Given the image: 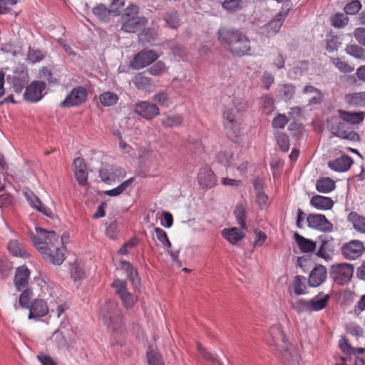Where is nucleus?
Masks as SVG:
<instances>
[{
  "label": "nucleus",
  "mask_w": 365,
  "mask_h": 365,
  "mask_svg": "<svg viewBox=\"0 0 365 365\" xmlns=\"http://www.w3.org/2000/svg\"><path fill=\"white\" fill-rule=\"evenodd\" d=\"M120 299L126 308H131L137 301V297L129 292L121 295Z\"/></svg>",
  "instance_id": "nucleus-60"
},
{
  "label": "nucleus",
  "mask_w": 365,
  "mask_h": 365,
  "mask_svg": "<svg viewBox=\"0 0 365 365\" xmlns=\"http://www.w3.org/2000/svg\"><path fill=\"white\" fill-rule=\"evenodd\" d=\"M50 340L58 349H66L74 343L75 334L71 329L60 328L53 333Z\"/></svg>",
  "instance_id": "nucleus-9"
},
{
  "label": "nucleus",
  "mask_w": 365,
  "mask_h": 365,
  "mask_svg": "<svg viewBox=\"0 0 365 365\" xmlns=\"http://www.w3.org/2000/svg\"><path fill=\"white\" fill-rule=\"evenodd\" d=\"M112 287L115 289V292L117 294H118L120 298L121 297V295L125 294L128 292L126 288V283L123 280H114L112 283Z\"/></svg>",
  "instance_id": "nucleus-56"
},
{
  "label": "nucleus",
  "mask_w": 365,
  "mask_h": 365,
  "mask_svg": "<svg viewBox=\"0 0 365 365\" xmlns=\"http://www.w3.org/2000/svg\"><path fill=\"white\" fill-rule=\"evenodd\" d=\"M158 58V53L153 50H143L137 53L130 61V66L133 69L143 68Z\"/></svg>",
  "instance_id": "nucleus-10"
},
{
  "label": "nucleus",
  "mask_w": 365,
  "mask_h": 365,
  "mask_svg": "<svg viewBox=\"0 0 365 365\" xmlns=\"http://www.w3.org/2000/svg\"><path fill=\"white\" fill-rule=\"evenodd\" d=\"M331 62L340 72L351 73L354 70V68L352 66L348 64L346 61H344L339 58H331Z\"/></svg>",
  "instance_id": "nucleus-50"
},
{
  "label": "nucleus",
  "mask_w": 365,
  "mask_h": 365,
  "mask_svg": "<svg viewBox=\"0 0 365 365\" xmlns=\"http://www.w3.org/2000/svg\"><path fill=\"white\" fill-rule=\"evenodd\" d=\"M338 113L346 123H350L352 125L360 123L365 118L364 112H349L343 110H339Z\"/></svg>",
  "instance_id": "nucleus-25"
},
{
  "label": "nucleus",
  "mask_w": 365,
  "mask_h": 365,
  "mask_svg": "<svg viewBox=\"0 0 365 365\" xmlns=\"http://www.w3.org/2000/svg\"><path fill=\"white\" fill-rule=\"evenodd\" d=\"M134 110L135 113L147 120H151L160 113L158 107L148 101H141L137 103Z\"/></svg>",
  "instance_id": "nucleus-15"
},
{
  "label": "nucleus",
  "mask_w": 365,
  "mask_h": 365,
  "mask_svg": "<svg viewBox=\"0 0 365 365\" xmlns=\"http://www.w3.org/2000/svg\"><path fill=\"white\" fill-rule=\"evenodd\" d=\"M71 277L75 280H79L83 278L84 271L81 267L80 263L75 262L71 268Z\"/></svg>",
  "instance_id": "nucleus-54"
},
{
  "label": "nucleus",
  "mask_w": 365,
  "mask_h": 365,
  "mask_svg": "<svg viewBox=\"0 0 365 365\" xmlns=\"http://www.w3.org/2000/svg\"><path fill=\"white\" fill-rule=\"evenodd\" d=\"M345 51L347 54L356 58L365 59V50L358 45H347L345 48Z\"/></svg>",
  "instance_id": "nucleus-43"
},
{
  "label": "nucleus",
  "mask_w": 365,
  "mask_h": 365,
  "mask_svg": "<svg viewBox=\"0 0 365 365\" xmlns=\"http://www.w3.org/2000/svg\"><path fill=\"white\" fill-rule=\"evenodd\" d=\"M28 309H29V319H30L43 317L49 312V308L46 303L43 300L38 299L34 300Z\"/></svg>",
  "instance_id": "nucleus-19"
},
{
  "label": "nucleus",
  "mask_w": 365,
  "mask_h": 365,
  "mask_svg": "<svg viewBox=\"0 0 365 365\" xmlns=\"http://www.w3.org/2000/svg\"><path fill=\"white\" fill-rule=\"evenodd\" d=\"M222 236L231 244L235 245L243 238L244 235L238 228L232 227L224 230Z\"/></svg>",
  "instance_id": "nucleus-33"
},
{
  "label": "nucleus",
  "mask_w": 365,
  "mask_h": 365,
  "mask_svg": "<svg viewBox=\"0 0 365 365\" xmlns=\"http://www.w3.org/2000/svg\"><path fill=\"white\" fill-rule=\"evenodd\" d=\"M200 185L206 188H211L216 184V178L214 173L208 168H202L198 174Z\"/></svg>",
  "instance_id": "nucleus-22"
},
{
  "label": "nucleus",
  "mask_w": 365,
  "mask_h": 365,
  "mask_svg": "<svg viewBox=\"0 0 365 365\" xmlns=\"http://www.w3.org/2000/svg\"><path fill=\"white\" fill-rule=\"evenodd\" d=\"M36 235L32 237V242L43 258L53 264L60 265L65 259V249L60 245L58 236L54 231H47L36 227Z\"/></svg>",
  "instance_id": "nucleus-1"
},
{
  "label": "nucleus",
  "mask_w": 365,
  "mask_h": 365,
  "mask_svg": "<svg viewBox=\"0 0 365 365\" xmlns=\"http://www.w3.org/2000/svg\"><path fill=\"white\" fill-rule=\"evenodd\" d=\"M167 70L168 67L165 66V63L161 61H158L150 66L148 69V71L150 75L158 76L166 72Z\"/></svg>",
  "instance_id": "nucleus-51"
},
{
  "label": "nucleus",
  "mask_w": 365,
  "mask_h": 365,
  "mask_svg": "<svg viewBox=\"0 0 365 365\" xmlns=\"http://www.w3.org/2000/svg\"><path fill=\"white\" fill-rule=\"evenodd\" d=\"M134 181V178H131L125 181H124L123 182H122L120 185H118L117 187L113 189V190H106L104 192V194L106 195H108V196H118L120 194H121L123 191H125L128 187Z\"/></svg>",
  "instance_id": "nucleus-46"
},
{
  "label": "nucleus",
  "mask_w": 365,
  "mask_h": 365,
  "mask_svg": "<svg viewBox=\"0 0 365 365\" xmlns=\"http://www.w3.org/2000/svg\"><path fill=\"white\" fill-rule=\"evenodd\" d=\"M154 231L156 235L157 239L162 243L163 247L167 250L168 253L170 255L172 259L174 262H178L177 254L173 253L172 251L170 250V248L171 247L172 245L168 239L167 233L160 227H155Z\"/></svg>",
  "instance_id": "nucleus-27"
},
{
  "label": "nucleus",
  "mask_w": 365,
  "mask_h": 365,
  "mask_svg": "<svg viewBox=\"0 0 365 365\" xmlns=\"http://www.w3.org/2000/svg\"><path fill=\"white\" fill-rule=\"evenodd\" d=\"M330 296L323 292H319L317 296L308 300L309 312H318L326 307Z\"/></svg>",
  "instance_id": "nucleus-21"
},
{
  "label": "nucleus",
  "mask_w": 365,
  "mask_h": 365,
  "mask_svg": "<svg viewBox=\"0 0 365 365\" xmlns=\"http://www.w3.org/2000/svg\"><path fill=\"white\" fill-rule=\"evenodd\" d=\"M247 5L244 0H225L222 4V8L230 13H234L243 9Z\"/></svg>",
  "instance_id": "nucleus-35"
},
{
  "label": "nucleus",
  "mask_w": 365,
  "mask_h": 365,
  "mask_svg": "<svg viewBox=\"0 0 365 365\" xmlns=\"http://www.w3.org/2000/svg\"><path fill=\"white\" fill-rule=\"evenodd\" d=\"M234 214L235 215L238 224L241 226V228L246 229V209L242 204H239L237 205L236 208L234 210Z\"/></svg>",
  "instance_id": "nucleus-45"
},
{
  "label": "nucleus",
  "mask_w": 365,
  "mask_h": 365,
  "mask_svg": "<svg viewBox=\"0 0 365 365\" xmlns=\"http://www.w3.org/2000/svg\"><path fill=\"white\" fill-rule=\"evenodd\" d=\"M12 269L11 264L7 261H0V274L3 279L7 278Z\"/></svg>",
  "instance_id": "nucleus-61"
},
{
  "label": "nucleus",
  "mask_w": 365,
  "mask_h": 365,
  "mask_svg": "<svg viewBox=\"0 0 365 365\" xmlns=\"http://www.w3.org/2000/svg\"><path fill=\"white\" fill-rule=\"evenodd\" d=\"M133 83L139 89L142 91H150L153 83L150 78L146 76L145 73H138L133 78Z\"/></svg>",
  "instance_id": "nucleus-28"
},
{
  "label": "nucleus",
  "mask_w": 365,
  "mask_h": 365,
  "mask_svg": "<svg viewBox=\"0 0 365 365\" xmlns=\"http://www.w3.org/2000/svg\"><path fill=\"white\" fill-rule=\"evenodd\" d=\"M334 251L332 240H322V245L317 252L316 255L319 257L323 258L327 261L331 259V255Z\"/></svg>",
  "instance_id": "nucleus-29"
},
{
  "label": "nucleus",
  "mask_w": 365,
  "mask_h": 365,
  "mask_svg": "<svg viewBox=\"0 0 365 365\" xmlns=\"http://www.w3.org/2000/svg\"><path fill=\"white\" fill-rule=\"evenodd\" d=\"M295 241L297 242L300 250L303 253L312 252L315 250L317 247L316 242L305 238L301 236L299 233L296 232L294 235Z\"/></svg>",
  "instance_id": "nucleus-26"
},
{
  "label": "nucleus",
  "mask_w": 365,
  "mask_h": 365,
  "mask_svg": "<svg viewBox=\"0 0 365 365\" xmlns=\"http://www.w3.org/2000/svg\"><path fill=\"white\" fill-rule=\"evenodd\" d=\"M353 160L347 155H343L334 160L329 161L328 165L330 168L338 172H345L349 169Z\"/></svg>",
  "instance_id": "nucleus-23"
},
{
  "label": "nucleus",
  "mask_w": 365,
  "mask_h": 365,
  "mask_svg": "<svg viewBox=\"0 0 365 365\" xmlns=\"http://www.w3.org/2000/svg\"><path fill=\"white\" fill-rule=\"evenodd\" d=\"M121 264L123 268L125 269L127 272L128 278L135 284L139 283L140 279L138 277V274L133 265L127 261H122Z\"/></svg>",
  "instance_id": "nucleus-44"
},
{
  "label": "nucleus",
  "mask_w": 365,
  "mask_h": 365,
  "mask_svg": "<svg viewBox=\"0 0 365 365\" xmlns=\"http://www.w3.org/2000/svg\"><path fill=\"white\" fill-rule=\"evenodd\" d=\"M93 13L101 20L106 21L108 19L110 15L113 14V10L110 8L108 9L103 4H99L93 8Z\"/></svg>",
  "instance_id": "nucleus-41"
},
{
  "label": "nucleus",
  "mask_w": 365,
  "mask_h": 365,
  "mask_svg": "<svg viewBox=\"0 0 365 365\" xmlns=\"http://www.w3.org/2000/svg\"><path fill=\"white\" fill-rule=\"evenodd\" d=\"M27 58L29 61L34 63L42 60L43 54L38 50H34L29 48Z\"/></svg>",
  "instance_id": "nucleus-62"
},
{
  "label": "nucleus",
  "mask_w": 365,
  "mask_h": 365,
  "mask_svg": "<svg viewBox=\"0 0 365 365\" xmlns=\"http://www.w3.org/2000/svg\"><path fill=\"white\" fill-rule=\"evenodd\" d=\"M354 266L349 263H339L330 267L329 274L331 279L338 284H347L354 274Z\"/></svg>",
  "instance_id": "nucleus-8"
},
{
  "label": "nucleus",
  "mask_w": 365,
  "mask_h": 365,
  "mask_svg": "<svg viewBox=\"0 0 365 365\" xmlns=\"http://www.w3.org/2000/svg\"><path fill=\"white\" fill-rule=\"evenodd\" d=\"M305 277L297 275L293 282L294 292L297 295L303 294L305 293L307 287L305 285Z\"/></svg>",
  "instance_id": "nucleus-47"
},
{
  "label": "nucleus",
  "mask_w": 365,
  "mask_h": 365,
  "mask_svg": "<svg viewBox=\"0 0 365 365\" xmlns=\"http://www.w3.org/2000/svg\"><path fill=\"white\" fill-rule=\"evenodd\" d=\"M354 36L360 44L365 46V28H356L354 30Z\"/></svg>",
  "instance_id": "nucleus-64"
},
{
  "label": "nucleus",
  "mask_w": 365,
  "mask_h": 365,
  "mask_svg": "<svg viewBox=\"0 0 365 365\" xmlns=\"http://www.w3.org/2000/svg\"><path fill=\"white\" fill-rule=\"evenodd\" d=\"M331 22L334 27L341 28L346 25L348 19L342 14H336L332 17Z\"/></svg>",
  "instance_id": "nucleus-57"
},
{
  "label": "nucleus",
  "mask_w": 365,
  "mask_h": 365,
  "mask_svg": "<svg viewBox=\"0 0 365 365\" xmlns=\"http://www.w3.org/2000/svg\"><path fill=\"white\" fill-rule=\"evenodd\" d=\"M316 188L319 192L327 193L334 190L335 182L329 178H322L317 180Z\"/></svg>",
  "instance_id": "nucleus-34"
},
{
  "label": "nucleus",
  "mask_w": 365,
  "mask_h": 365,
  "mask_svg": "<svg viewBox=\"0 0 365 365\" xmlns=\"http://www.w3.org/2000/svg\"><path fill=\"white\" fill-rule=\"evenodd\" d=\"M161 125L165 128L179 126L182 123V118L180 115H165L160 120Z\"/></svg>",
  "instance_id": "nucleus-37"
},
{
  "label": "nucleus",
  "mask_w": 365,
  "mask_h": 365,
  "mask_svg": "<svg viewBox=\"0 0 365 365\" xmlns=\"http://www.w3.org/2000/svg\"><path fill=\"white\" fill-rule=\"evenodd\" d=\"M327 277V269L323 265H319L314 268L311 272L308 280L310 287H317L320 285Z\"/></svg>",
  "instance_id": "nucleus-20"
},
{
  "label": "nucleus",
  "mask_w": 365,
  "mask_h": 365,
  "mask_svg": "<svg viewBox=\"0 0 365 365\" xmlns=\"http://www.w3.org/2000/svg\"><path fill=\"white\" fill-rule=\"evenodd\" d=\"M361 8V2L359 0H353L344 6V11L346 14L354 15Z\"/></svg>",
  "instance_id": "nucleus-53"
},
{
  "label": "nucleus",
  "mask_w": 365,
  "mask_h": 365,
  "mask_svg": "<svg viewBox=\"0 0 365 365\" xmlns=\"http://www.w3.org/2000/svg\"><path fill=\"white\" fill-rule=\"evenodd\" d=\"M22 293L19 296V304L24 308L28 309L30 306V300L33 297V292L28 287L21 291Z\"/></svg>",
  "instance_id": "nucleus-48"
},
{
  "label": "nucleus",
  "mask_w": 365,
  "mask_h": 365,
  "mask_svg": "<svg viewBox=\"0 0 365 365\" xmlns=\"http://www.w3.org/2000/svg\"><path fill=\"white\" fill-rule=\"evenodd\" d=\"M327 128L335 136L351 141L359 140V135L356 132L351 130L350 128L339 115H333L329 118L327 119Z\"/></svg>",
  "instance_id": "nucleus-7"
},
{
  "label": "nucleus",
  "mask_w": 365,
  "mask_h": 365,
  "mask_svg": "<svg viewBox=\"0 0 365 365\" xmlns=\"http://www.w3.org/2000/svg\"><path fill=\"white\" fill-rule=\"evenodd\" d=\"M99 100L103 106H111L118 102V96L115 93L108 91L101 94Z\"/></svg>",
  "instance_id": "nucleus-42"
},
{
  "label": "nucleus",
  "mask_w": 365,
  "mask_h": 365,
  "mask_svg": "<svg viewBox=\"0 0 365 365\" xmlns=\"http://www.w3.org/2000/svg\"><path fill=\"white\" fill-rule=\"evenodd\" d=\"M279 93L284 101H289L294 96L295 87L292 84H284L280 87Z\"/></svg>",
  "instance_id": "nucleus-49"
},
{
  "label": "nucleus",
  "mask_w": 365,
  "mask_h": 365,
  "mask_svg": "<svg viewBox=\"0 0 365 365\" xmlns=\"http://www.w3.org/2000/svg\"><path fill=\"white\" fill-rule=\"evenodd\" d=\"M100 318L112 334L121 335L125 329L121 309L114 300H106L101 307Z\"/></svg>",
  "instance_id": "nucleus-4"
},
{
  "label": "nucleus",
  "mask_w": 365,
  "mask_h": 365,
  "mask_svg": "<svg viewBox=\"0 0 365 365\" xmlns=\"http://www.w3.org/2000/svg\"><path fill=\"white\" fill-rule=\"evenodd\" d=\"M255 189L257 190V202L261 209H264L268 207V197L262 190V183L259 180L255 182Z\"/></svg>",
  "instance_id": "nucleus-38"
},
{
  "label": "nucleus",
  "mask_w": 365,
  "mask_h": 365,
  "mask_svg": "<svg viewBox=\"0 0 365 365\" xmlns=\"http://www.w3.org/2000/svg\"><path fill=\"white\" fill-rule=\"evenodd\" d=\"M8 250L14 256L24 258L29 257V253L24 249L22 245L16 240H10L8 244Z\"/></svg>",
  "instance_id": "nucleus-36"
},
{
  "label": "nucleus",
  "mask_w": 365,
  "mask_h": 365,
  "mask_svg": "<svg viewBox=\"0 0 365 365\" xmlns=\"http://www.w3.org/2000/svg\"><path fill=\"white\" fill-rule=\"evenodd\" d=\"M269 334L268 344L275 348V354L284 365H300L299 355L297 349L286 341L281 326H272Z\"/></svg>",
  "instance_id": "nucleus-3"
},
{
  "label": "nucleus",
  "mask_w": 365,
  "mask_h": 365,
  "mask_svg": "<svg viewBox=\"0 0 365 365\" xmlns=\"http://www.w3.org/2000/svg\"><path fill=\"white\" fill-rule=\"evenodd\" d=\"M345 101L351 106H365V91L359 93H349L345 96Z\"/></svg>",
  "instance_id": "nucleus-32"
},
{
  "label": "nucleus",
  "mask_w": 365,
  "mask_h": 365,
  "mask_svg": "<svg viewBox=\"0 0 365 365\" xmlns=\"http://www.w3.org/2000/svg\"><path fill=\"white\" fill-rule=\"evenodd\" d=\"M73 170L76 180L81 185H86L88 180V172L84 160L77 158L73 162Z\"/></svg>",
  "instance_id": "nucleus-18"
},
{
  "label": "nucleus",
  "mask_w": 365,
  "mask_h": 365,
  "mask_svg": "<svg viewBox=\"0 0 365 365\" xmlns=\"http://www.w3.org/2000/svg\"><path fill=\"white\" fill-rule=\"evenodd\" d=\"M46 88V83L41 81H34L26 87L24 98L30 102H37L42 98V91Z\"/></svg>",
  "instance_id": "nucleus-16"
},
{
  "label": "nucleus",
  "mask_w": 365,
  "mask_h": 365,
  "mask_svg": "<svg viewBox=\"0 0 365 365\" xmlns=\"http://www.w3.org/2000/svg\"><path fill=\"white\" fill-rule=\"evenodd\" d=\"M247 108L246 101H242L238 106L227 108L224 110V124L230 138L237 136L240 133L241 112L245 111Z\"/></svg>",
  "instance_id": "nucleus-6"
},
{
  "label": "nucleus",
  "mask_w": 365,
  "mask_h": 365,
  "mask_svg": "<svg viewBox=\"0 0 365 365\" xmlns=\"http://www.w3.org/2000/svg\"><path fill=\"white\" fill-rule=\"evenodd\" d=\"M217 35L221 46L232 56L242 57L252 55L250 40L241 30L220 28Z\"/></svg>",
  "instance_id": "nucleus-2"
},
{
  "label": "nucleus",
  "mask_w": 365,
  "mask_h": 365,
  "mask_svg": "<svg viewBox=\"0 0 365 365\" xmlns=\"http://www.w3.org/2000/svg\"><path fill=\"white\" fill-rule=\"evenodd\" d=\"M288 123V118L284 114H279L272 120V125L275 128H284Z\"/></svg>",
  "instance_id": "nucleus-59"
},
{
  "label": "nucleus",
  "mask_w": 365,
  "mask_h": 365,
  "mask_svg": "<svg viewBox=\"0 0 365 365\" xmlns=\"http://www.w3.org/2000/svg\"><path fill=\"white\" fill-rule=\"evenodd\" d=\"M292 308L298 313L309 312L308 301L299 299L292 304Z\"/></svg>",
  "instance_id": "nucleus-58"
},
{
  "label": "nucleus",
  "mask_w": 365,
  "mask_h": 365,
  "mask_svg": "<svg viewBox=\"0 0 365 365\" xmlns=\"http://www.w3.org/2000/svg\"><path fill=\"white\" fill-rule=\"evenodd\" d=\"M354 228L361 233H365V217L355 212H351L347 217Z\"/></svg>",
  "instance_id": "nucleus-30"
},
{
  "label": "nucleus",
  "mask_w": 365,
  "mask_h": 365,
  "mask_svg": "<svg viewBox=\"0 0 365 365\" xmlns=\"http://www.w3.org/2000/svg\"><path fill=\"white\" fill-rule=\"evenodd\" d=\"M66 309V306L62 303L59 304L57 302L53 305H51V307L49 308L50 317H53L61 319V317Z\"/></svg>",
  "instance_id": "nucleus-52"
},
{
  "label": "nucleus",
  "mask_w": 365,
  "mask_h": 365,
  "mask_svg": "<svg viewBox=\"0 0 365 365\" xmlns=\"http://www.w3.org/2000/svg\"><path fill=\"white\" fill-rule=\"evenodd\" d=\"M30 275L29 269L24 265L16 269L14 277V284L18 291L27 288Z\"/></svg>",
  "instance_id": "nucleus-17"
},
{
  "label": "nucleus",
  "mask_w": 365,
  "mask_h": 365,
  "mask_svg": "<svg viewBox=\"0 0 365 365\" xmlns=\"http://www.w3.org/2000/svg\"><path fill=\"white\" fill-rule=\"evenodd\" d=\"M334 201L328 197L316 195L310 200V205L317 210H327L332 208Z\"/></svg>",
  "instance_id": "nucleus-24"
},
{
  "label": "nucleus",
  "mask_w": 365,
  "mask_h": 365,
  "mask_svg": "<svg viewBox=\"0 0 365 365\" xmlns=\"http://www.w3.org/2000/svg\"><path fill=\"white\" fill-rule=\"evenodd\" d=\"M87 98V92L83 87L74 88L67 96L66 99L61 103V106L70 108L77 106L84 103Z\"/></svg>",
  "instance_id": "nucleus-12"
},
{
  "label": "nucleus",
  "mask_w": 365,
  "mask_h": 365,
  "mask_svg": "<svg viewBox=\"0 0 365 365\" xmlns=\"http://www.w3.org/2000/svg\"><path fill=\"white\" fill-rule=\"evenodd\" d=\"M277 142L279 147L283 152H287L289 150V137L285 133H278V135L277 136Z\"/></svg>",
  "instance_id": "nucleus-55"
},
{
  "label": "nucleus",
  "mask_w": 365,
  "mask_h": 365,
  "mask_svg": "<svg viewBox=\"0 0 365 365\" xmlns=\"http://www.w3.org/2000/svg\"><path fill=\"white\" fill-rule=\"evenodd\" d=\"M364 251V242L356 240H351L341 247V255L348 260H354L359 258Z\"/></svg>",
  "instance_id": "nucleus-11"
},
{
  "label": "nucleus",
  "mask_w": 365,
  "mask_h": 365,
  "mask_svg": "<svg viewBox=\"0 0 365 365\" xmlns=\"http://www.w3.org/2000/svg\"><path fill=\"white\" fill-rule=\"evenodd\" d=\"M307 225L309 227L322 232H331L333 225L324 215L309 214L307 217Z\"/></svg>",
  "instance_id": "nucleus-13"
},
{
  "label": "nucleus",
  "mask_w": 365,
  "mask_h": 365,
  "mask_svg": "<svg viewBox=\"0 0 365 365\" xmlns=\"http://www.w3.org/2000/svg\"><path fill=\"white\" fill-rule=\"evenodd\" d=\"M36 200L37 204L34 203V207L36 208L46 216L52 217L53 212L51 210L44 205L38 197H36Z\"/></svg>",
  "instance_id": "nucleus-63"
},
{
  "label": "nucleus",
  "mask_w": 365,
  "mask_h": 365,
  "mask_svg": "<svg viewBox=\"0 0 365 365\" xmlns=\"http://www.w3.org/2000/svg\"><path fill=\"white\" fill-rule=\"evenodd\" d=\"M163 19L165 21L166 26L173 29H178L180 24L175 11H167L163 15Z\"/></svg>",
  "instance_id": "nucleus-40"
},
{
  "label": "nucleus",
  "mask_w": 365,
  "mask_h": 365,
  "mask_svg": "<svg viewBox=\"0 0 365 365\" xmlns=\"http://www.w3.org/2000/svg\"><path fill=\"white\" fill-rule=\"evenodd\" d=\"M288 14V9L284 11H280L276 17L267 24V29L269 32L274 34L278 32L282 26L283 21Z\"/></svg>",
  "instance_id": "nucleus-31"
},
{
  "label": "nucleus",
  "mask_w": 365,
  "mask_h": 365,
  "mask_svg": "<svg viewBox=\"0 0 365 365\" xmlns=\"http://www.w3.org/2000/svg\"><path fill=\"white\" fill-rule=\"evenodd\" d=\"M6 80L13 86L14 92L20 93L29 83V75L24 69H16L14 75H9L6 77Z\"/></svg>",
  "instance_id": "nucleus-14"
},
{
  "label": "nucleus",
  "mask_w": 365,
  "mask_h": 365,
  "mask_svg": "<svg viewBox=\"0 0 365 365\" xmlns=\"http://www.w3.org/2000/svg\"><path fill=\"white\" fill-rule=\"evenodd\" d=\"M147 361L148 365H164L160 353L152 346H149L147 351Z\"/></svg>",
  "instance_id": "nucleus-39"
},
{
  "label": "nucleus",
  "mask_w": 365,
  "mask_h": 365,
  "mask_svg": "<svg viewBox=\"0 0 365 365\" xmlns=\"http://www.w3.org/2000/svg\"><path fill=\"white\" fill-rule=\"evenodd\" d=\"M120 29L126 33H135L147 23V19L139 15V7L134 4H129L120 16Z\"/></svg>",
  "instance_id": "nucleus-5"
}]
</instances>
